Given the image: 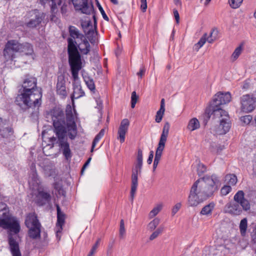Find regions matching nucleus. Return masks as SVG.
<instances>
[{
    "label": "nucleus",
    "instance_id": "f257e3e1",
    "mask_svg": "<svg viewBox=\"0 0 256 256\" xmlns=\"http://www.w3.org/2000/svg\"><path fill=\"white\" fill-rule=\"evenodd\" d=\"M220 184L218 178L215 174L205 176L198 180L192 186L188 198L190 206H196L213 195Z\"/></svg>",
    "mask_w": 256,
    "mask_h": 256
},
{
    "label": "nucleus",
    "instance_id": "f03ea898",
    "mask_svg": "<svg viewBox=\"0 0 256 256\" xmlns=\"http://www.w3.org/2000/svg\"><path fill=\"white\" fill-rule=\"evenodd\" d=\"M48 114L52 118L54 132L56 136V137L50 138L49 141L52 143V146H54L55 142L58 144L66 159L68 160L71 158L72 153L66 136L67 130L64 112L60 108H54Z\"/></svg>",
    "mask_w": 256,
    "mask_h": 256
},
{
    "label": "nucleus",
    "instance_id": "7ed1b4c3",
    "mask_svg": "<svg viewBox=\"0 0 256 256\" xmlns=\"http://www.w3.org/2000/svg\"><path fill=\"white\" fill-rule=\"evenodd\" d=\"M42 92L40 91L36 90L22 91L18 94V98L22 103H18V104L23 110L32 108L37 112L42 104Z\"/></svg>",
    "mask_w": 256,
    "mask_h": 256
},
{
    "label": "nucleus",
    "instance_id": "20e7f679",
    "mask_svg": "<svg viewBox=\"0 0 256 256\" xmlns=\"http://www.w3.org/2000/svg\"><path fill=\"white\" fill-rule=\"evenodd\" d=\"M68 62L71 68L72 75L74 80H76L78 78V72L82 67L81 56L78 52L76 40H74L71 38H68Z\"/></svg>",
    "mask_w": 256,
    "mask_h": 256
},
{
    "label": "nucleus",
    "instance_id": "39448f33",
    "mask_svg": "<svg viewBox=\"0 0 256 256\" xmlns=\"http://www.w3.org/2000/svg\"><path fill=\"white\" fill-rule=\"evenodd\" d=\"M0 226L8 230V239L10 251L16 256V220L12 218L10 212H4L0 218Z\"/></svg>",
    "mask_w": 256,
    "mask_h": 256
},
{
    "label": "nucleus",
    "instance_id": "423d86ee",
    "mask_svg": "<svg viewBox=\"0 0 256 256\" xmlns=\"http://www.w3.org/2000/svg\"><path fill=\"white\" fill-rule=\"evenodd\" d=\"M214 118L219 122L216 132L218 134H224L228 132L231 127V121L228 113L222 108L213 110Z\"/></svg>",
    "mask_w": 256,
    "mask_h": 256
},
{
    "label": "nucleus",
    "instance_id": "0eeeda50",
    "mask_svg": "<svg viewBox=\"0 0 256 256\" xmlns=\"http://www.w3.org/2000/svg\"><path fill=\"white\" fill-rule=\"evenodd\" d=\"M142 165V152L139 150L138 152L137 164L134 168L132 170V186L130 190V196L132 200H133L134 196L137 187H138V174L140 172Z\"/></svg>",
    "mask_w": 256,
    "mask_h": 256
},
{
    "label": "nucleus",
    "instance_id": "6e6552de",
    "mask_svg": "<svg viewBox=\"0 0 256 256\" xmlns=\"http://www.w3.org/2000/svg\"><path fill=\"white\" fill-rule=\"evenodd\" d=\"M66 130L68 131L69 138L74 140L77 134L76 124L72 114V109L70 105L68 104L66 109Z\"/></svg>",
    "mask_w": 256,
    "mask_h": 256
},
{
    "label": "nucleus",
    "instance_id": "1a4fd4ad",
    "mask_svg": "<svg viewBox=\"0 0 256 256\" xmlns=\"http://www.w3.org/2000/svg\"><path fill=\"white\" fill-rule=\"evenodd\" d=\"M44 16L45 15L43 12H40L38 10H34L28 12V18H30V20L24 24L30 28H36L41 24Z\"/></svg>",
    "mask_w": 256,
    "mask_h": 256
},
{
    "label": "nucleus",
    "instance_id": "9d476101",
    "mask_svg": "<svg viewBox=\"0 0 256 256\" xmlns=\"http://www.w3.org/2000/svg\"><path fill=\"white\" fill-rule=\"evenodd\" d=\"M231 98V94L229 92H218L214 97L212 104L210 108V111L213 112L214 109L221 108L220 106L230 102Z\"/></svg>",
    "mask_w": 256,
    "mask_h": 256
},
{
    "label": "nucleus",
    "instance_id": "9b49d317",
    "mask_svg": "<svg viewBox=\"0 0 256 256\" xmlns=\"http://www.w3.org/2000/svg\"><path fill=\"white\" fill-rule=\"evenodd\" d=\"M76 11L86 14H90L94 12V6L88 0H72Z\"/></svg>",
    "mask_w": 256,
    "mask_h": 256
},
{
    "label": "nucleus",
    "instance_id": "f8f14e48",
    "mask_svg": "<svg viewBox=\"0 0 256 256\" xmlns=\"http://www.w3.org/2000/svg\"><path fill=\"white\" fill-rule=\"evenodd\" d=\"M170 124L168 122H166L163 127L162 134L158 142V146L156 148L155 156H162V152L165 147V144L168 134Z\"/></svg>",
    "mask_w": 256,
    "mask_h": 256
},
{
    "label": "nucleus",
    "instance_id": "ddd939ff",
    "mask_svg": "<svg viewBox=\"0 0 256 256\" xmlns=\"http://www.w3.org/2000/svg\"><path fill=\"white\" fill-rule=\"evenodd\" d=\"M240 109L246 113L252 112L256 108L255 102L250 94H244L240 97Z\"/></svg>",
    "mask_w": 256,
    "mask_h": 256
},
{
    "label": "nucleus",
    "instance_id": "4468645a",
    "mask_svg": "<svg viewBox=\"0 0 256 256\" xmlns=\"http://www.w3.org/2000/svg\"><path fill=\"white\" fill-rule=\"evenodd\" d=\"M35 190L38 191V194L36 196V202L38 205L42 206L50 202L51 196L50 194L44 191L42 186Z\"/></svg>",
    "mask_w": 256,
    "mask_h": 256
},
{
    "label": "nucleus",
    "instance_id": "2eb2a0df",
    "mask_svg": "<svg viewBox=\"0 0 256 256\" xmlns=\"http://www.w3.org/2000/svg\"><path fill=\"white\" fill-rule=\"evenodd\" d=\"M234 200L235 202L238 204L243 210L247 211L250 209V204L244 198V193L242 190H238L234 196Z\"/></svg>",
    "mask_w": 256,
    "mask_h": 256
},
{
    "label": "nucleus",
    "instance_id": "dca6fc26",
    "mask_svg": "<svg viewBox=\"0 0 256 256\" xmlns=\"http://www.w3.org/2000/svg\"><path fill=\"white\" fill-rule=\"evenodd\" d=\"M17 52L22 54V56H30L31 59H34L33 48L29 43L19 44L17 42Z\"/></svg>",
    "mask_w": 256,
    "mask_h": 256
},
{
    "label": "nucleus",
    "instance_id": "f3484780",
    "mask_svg": "<svg viewBox=\"0 0 256 256\" xmlns=\"http://www.w3.org/2000/svg\"><path fill=\"white\" fill-rule=\"evenodd\" d=\"M16 53V42L14 40L8 42L4 50V54L6 58L13 60Z\"/></svg>",
    "mask_w": 256,
    "mask_h": 256
},
{
    "label": "nucleus",
    "instance_id": "a211bd4d",
    "mask_svg": "<svg viewBox=\"0 0 256 256\" xmlns=\"http://www.w3.org/2000/svg\"><path fill=\"white\" fill-rule=\"evenodd\" d=\"M32 172L30 174L28 184L30 187L34 190L42 186L40 180L38 178L35 166H32Z\"/></svg>",
    "mask_w": 256,
    "mask_h": 256
},
{
    "label": "nucleus",
    "instance_id": "6ab92c4d",
    "mask_svg": "<svg viewBox=\"0 0 256 256\" xmlns=\"http://www.w3.org/2000/svg\"><path fill=\"white\" fill-rule=\"evenodd\" d=\"M129 126L130 122L128 119L124 118L122 120L118 132V139L120 140V143H123L125 140V136Z\"/></svg>",
    "mask_w": 256,
    "mask_h": 256
},
{
    "label": "nucleus",
    "instance_id": "aec40b11",
    "mask_svg": "<svg viewBox=\"0 0 256 256\" xmlns=\"http://www.w3.org/2000/svg\"><path fill=\"white\" fill-rule=\"evenodd\" d=\"M242 210L240 205L235 202H230L225 206L226 212L234 216L240 214L242 212Z\"/></svg>",
    "mask_w": 256,
    "mask_h": 256
},
{
    "label": "nucleus",
    "instance_id": "412c9836",
    "mask_svg": "<svg viewBox=\"0 0 256 256\" xmlns=\"http://www.w3.org/2000/svg\"><path fill=\"white\" fill-rule=\"evenodd\" d=\"M57 210V222L56 224V236H58V233L61 232L62 226L64 223V214L61 212L60 208L58 204L56 205Z\"/></svg>",
    "mask_w": 256,
    "mask_h": 256
},
{
    "label": "nucleus",
    "instance_id": "4be33fe9",
    "mask_svg": "<svg viewBox=\"0 0 256 256\" xmlns=\"http://www.w3.org/2000/svg\"><path fill=\"white\" fill-rule=\"evenodd\" d=\"M23 88L22 91L24 90H34L36 87V79L33 76H26L22 85Z\"/></svg>",
    "mask_w": 256,
    "mask_h": 256
},
{
    "label": "nucleus",
    "instance_id": "5701e85b",
    "mask_svg": "<svg viewBox=\"0 0 256 256\" xmlns=\"http://www.w3.org/2000/svg\"><path fill=\"white\" fill-rule=\"evenodd\" d=\"M66 82L62 76H58L56 84V92L62 98H65L67 96L66 88Z\"/></svg>",
    "mask_w": 256,
    "mask_h": 256
},
{
    "label": "nucleus",
    "instance_id": "b1692460",
    "mask_svg": "<svg viewBox=\"0 0 256 256\" xmlns=\"http://www.w3.org/2000/svg\"><path fill=\"white\" fill-rule=\"evenodd\" d=\"M25 224L27 228L40 226L36 214L34 212L30 213L26 217Z\"/></svg>",
    "mask_w": 256,
    "mask_h": 256
},
{
    "label": "nucleus",
    "instance_id": "393cba45",
    "mask_svg": "<svg viewBox=\"0 0 256 256\" xmlns=\"http://www.w3.org/2000/svg\"><path fill=\"white\" fill-rule=\"evenodd\" d=\"M92 17L94 23V28H93L88 29V31H86V32L85 33V34L86 35L87 38L88 39L90 43L94 44L96 42L98 32L96 30V21L95 15L94 14Z\"/></svg>",
    "mask_w": 256,
    "mask_h": 256
},
{
    "label": "nucleus",
    "instance_id": "a878e982",
    "mask_svg": "<svg viewBox=\"0 0 256 256\" xmlns=\"http://www.w3.org/2000/svg\"><path fill=\"white\" fill-rule=\"evenodd\" d=\"M73 93L71 96V98L74 102V98H78L84 96V92L82 90L81 86L79 84H74L73 86Z\"/></svg>",
    "mask_w": 256,
    "mask_h": 256
},
{
    "label": "nucleus",
    "instance_id": "bb28decb",
    "mask_svg": "<svg viewBox=\"0 0 256 256\" xmlns=\"http://www.w3.org/2000/svg\"><path fill=\"white\" fill-rule=\"evenodd\" d=\"M41 227L42 226L28 228H29L28 232L29 236L32 239L40 238Z\"/></svg>",
    "mask_w": 256,
    "mask_h": 256
},
{
    "label": "nucleus",
    "instance_id": "cd10ccee",
    "mask_svg": "<svg viewBox=\"0 0 256 256\" xmlns=\"http://www.w3.org/2000/svg\"><path fill=\"white\" fill-rule=\"evenodd\" d=\"M200 128V124L198 120L196 118H192L190 119L188 124L187 129L190 132Z\"/></svg>",
    "mask_w": 256,
    "mask_h": 256
},
{
    "label": "nucleus",
    "instance_id": "c85d7f7f",
    "mask_svg": "<svg viewBox=\"0 0 256 256\" xmlns=\"http://www.w3.org/2000/svg\"><path fill=\"white\" fill-rule=\"evenodd\" d=\"M214 208V204L210 202L205 206L201 210L200 214L204 216H210Z\"/></svg>",
    "mask_w": 256,
    "mask_h": 256
},
{
    "label": "nucleus",
    "instance_id": "c756f323",
    "mask_svg": "<svg viewBox=\"0 0 256 256\" xmlns=\"http://www.w3.org/2000/svg\"><path fill=\"white\" fill-rule=\"evenodd\" d=\"M90 44L86 40H84L78 46L79 50L83 54H87L90 51Z\"/></svg>",
    "mask_w": 256,
    "mask_h": 256
},
{
    "label": "nucleus",
    "instance_id": "7c9ffc66",
    "mask_svg": "<svg viewBox=\"0 0 256 256\" xmlns=\"http://www.w3.org/2000/svg\"><path fill=\"white\" fill-rule=\"evenodd\" d=\"M83 78L88 89L91 92H94L96 90V87L93 79L86 76H84Z\"/></svg>",
    "mask_w": 256,
    "mask_h": 256
},
{
    "label": "nucleus",
    "instance_id": "2f4dec72",
    "mask_svg": "<svg viewBox=\"0 0 256 256\" xmlns=\"http://www.w3.org/2000/svg\"><path fill=\"white\" fill-rule=\"evenodd\" d=\"M68 32L71 38L74 40L76 38H80L82 34H80L78 30L74 26H70L68 28Z\"/></svg>",
    "mask_w": 256,
    "mask_h": 256
},
{
    "label": "nucleus",
    "instance_id": "473e14b6",
    "mask_svg": "<svg viewBox=\"0 0 256 256\" xmlns=\"http://www.w3.org/2000/svg\"><path fill=\"white\" fill-rule=\"evenodd\" d=\"M13 133V130L11 128L4 126L3 128H1V132H0V136L2 138H8V136L12 135Z\"/></svg>",
    "mask_w": 256,
    "mask_h": 256
},
{
    "label": "nucleus",
    "instance_id": "72a5a7b5",
    "mask_svg": "<svg viewBox=\"0 0 256 256\" xmlns=\"http://www.w3.org/2000/svg\"><path fill=\"white\" fill-rule=\"evenodd\" d=\"M104 134V129H102L99 133L95 136L92 144L91 152H92L94 147L99 140L103 137Z\"/></svg>",
    "mask_w": 256,
    "mask_h": 256
},
{
    "label": "nucleus",
    "instance_id": "f704fd0d",
    "mask_svg": "<svg viewBox=\"0 0 256 256\" xmlns=\"http://www.w3.org/2000/svg\"><path fill=\"white\" fill-rule=\"evenodd\" d=\"M160 220L158 218H156L152 220L148 225V230L152 232L158 226L159 224Z\"/></svg>",
    "mask_w": 256,
    "mask_h": 256
},
{
    "label": "nucleus",
    "instance_id": "c9c22d12",
    "mask_svg": "<svg viewBox=\"0 0 256 256\" xmlns=\"http://www.w3.org/2000/svg\"><path fill=\"white\" fill-rule=\"evenodd\" d=\"M162 204H158L154 207L149 213L148 216L150 218H152L157 215L162 209Z\"/></svg>",
    "mask_w": 256,
    "mask_h": 256
},
{
    "label": "nucleus",
    "instance_id": "e433bc0d",
    "mask_svg": "<svg viewBox=\"0 0 256 256\" xmlns=\"http://www.w3.org/2000/svg\"><path fill=\"white\" fill-rule=\"evenodd\" d=\"M226 180L227 182L232 186L235 185L237 182V178L233 174H228L226 176Z\"/></svg>",
    "mask_w": 256,
    "mask_h": 256
},
{
    "label": "nucleus",
    "instance_id": "4c0bfd02",
    "mask_svg": "<svg viewBox=\"0 0 256 256\" xmlns=\"http://www.w3.org/2000/svg\"><path fill=\"white\" fill-rule=\"evenodd\" d=\"M248 224L247 220L246 218H244L241 220L240 224V229L241 234L244 236L247 229Z\"/></svg>",
    "mask_w": 256,
    "mask_h": 256
},
{
    "label": "nucleus",
    "instance_id": "58836bf2",
    "mask_svg": "<svg viewBox=\"0 0 256 256\" xmlns=\"http://www.w3.org/2000/svg\"><path fill=\"white\" fill-rule=\"evenodd\" d=\"M206 42V33H205L200 38V40L195 44V49L198 51Z\"/></svg>",
    "mask_w": 256,
    "mask_h": 256
},
{
    "label": "nucleus",
    "instance_id": "ea45409f",
    "mask_svg": "<svg viewBox=\"0 0 256 256\" xmlns=\"http://www.w3.org/2000/svg\"><path fill=\"white\" fill-rule=\"evenodd\" d=\"M164 230L163 226H160L150 236V240H152L156 238L160 234H161Z\"/></svg>",
    "mask_w": 256,
    "mask_h": 256
},
{
    "label": "nucleus",
    "instance_id": "a19ab883",
    "mask_svg": "<svg viewBox=\"0 0 256 256\" xmlns=\"http://www.w3.org/2000/svg\"><path fill=\"white\" fill-rule=\"evenodd\" d=\"M242 46L241 45L235 49L232 56V58L233 60H236L238 58L242 52Z\"/></svg>",
    "mask_w": 256,
    "mask_h": 256
},
{
    "label": "nucleus",
    "instance_id": "79ce46f5",
    "mask_svg": "<svg viewBox=\"0 0 256 256\" xmlns=\"http://www.w3.org/2000/svg\"><path fill=\"white\" fill-rule=\"evenodd\" d=\"M243 0H228L230 7L232 8H237L240 6Z\"/></svg>",
    "mask_w": 256,
    "mask_h": 256
},
{
    "label": "nucleus",
    "instance_id": "37998d69",
    "mask_svg": "<svg viewBox=\"0 0 256 256\" xmlns=\"http://www.w3.org/2000/svg\"><path fill=\"white\" fill-rule=\"evenodd\" d=\"M164 112L165 110H161L160 108L159 110L156 112L155 119L156 122L159 123L161 122L164 115Z\"/></svg>",
    "mask_w": 256,
    "mask_h": 256
},
{
    "label": "nucleus",
    "instance_id": "c03bdc74",
    "mask_svg": "<svg viewBox=\"0 0 256 256\" xmlns=\"http://www.w3.org/2000/svg\"><path fill=\"white\" fill-rule=\"evenodd\" d=\"M82 26L84 30V34L88 31V29L93 28L92 22L90 20L84 22L82 23Z\"/></svg>",
    "mask_w": 256,
    "mask_h": 256
},
{
    "label": "nucleus",
    "instance_id": "a18cd8bd",
    "mask_svg": "<svg viewBox=\"0 0 256 256\" xmlns=\"http://www.w3.org/2000/svg\"><path fill=\"white\" fill-rule=\"evenodd\" d=\"M126 234V230L124 228V220H121L120 222V227L119 230V234L120 238H124Z\"/></svg>",
    "mask_w": 256,
    "mask_h": 256
},
{
    "label": "nucleus",
    "instance_id": "49530a36",
    "mask_svg": "<svg viewBox=\"0 0 256 256\" xmlns=\"http://www.w3.org/2000/svg\"><path fill=\"white\" fill-rule=\"evenodd\" d=\"M214 32L216 34V32H215L214 30H212L211 31L208 36L206 34V41L208 43L212 44L216 40V36H213Z\"/></svg>",
    "mask_w": 256,
    "mask_h": 256
},
{
    "label": "nucleus",
    "instance_id": "de8ad7c7",
    "mask_svg": "<svg viewBox=\"0 0 256 256\" xmlns=\"http://www.w3.org/2000/svg\"><path fill=\"white\" fill-rule=\"evenodd\" d=\"M206 168L204 164L199 163L198 164L197 172H198V174L199 176L204 174L205 172H206Z\"/></svg>",
    "mask_w": 256,
    "mask_h": 256
},
{
    "label": "nucleus",
    "instance_id": "09e8293b",
    "mask_svg": "<svg viewBox=\"0 0 256 256\" xmlns=\"http://www.w3.org/2000/svg\"><path fill=\"white\" fill-rule=\"evenodd\" d=\"M138 96H136V92H133L131 96V107L134 108L137 102Z\"/></svg>",
    "mask_w": 256,
    "mask_h": 256
},
{
    "label": "nucleus",
    "instance_id": "8fccbe9b",
    "mask_svg": "<svg viewBox=\"0 0 256 256\" xmlns=\"http://www.w3.org/2000/svg\"><path fill=\"white\" fill-rule=\"evenodd\" d=\"M232 190V188L230 186H224L221 190L220 192L222 196L227 195L230 191Z\"/></svg>",
    "mask_w": 256,
    "mask_h": 256
},
{
    "label": "nucleus",
    "instance_id": "3c124183",
    "mask_svg": "<svg viewBox=\"0 0 256 256\" xmlns=\"http://www.w3.org/2000/svg\"><path fill=\"white\" fill-rule=\"evenodd\" d=\"M182 206V204L180 202H178L172 208V216H174L177 212L180 210Z\"/></svg>",
    "mask_w": 256,
    "mask_h": 256
},
{
    "label": "nucleus",
    "instance_id": "603ef678",
    "mask_svg": "<svg viewBox=\"0 0 256 256\" xmlns=\"http://www.w3.org/2000/svg\"><path fill=\"white\" fill-rule=\"evenodd\" d=\"M100 239H98L97 240L96 244L93 246L88 256H92L93 255V254L94 253L100 244Z\"/></svg>",
    "mask_w": 256,
    "mask_h": 256
},
{
    "label": "nucleus",
    "instance_id": "864d4df0",
    "mask_svg": "<svg viewBox=\"0 0 256 256\" xmlns=\"http://www.w3.org/2000/svg\"><path fill=\"white\" fill-rule=\"evenodd\" d=\"M241 120L245 124H248L250 123L252 120V117L250 115L244 116L241 118Z\"/></svg>",
    "mask_w": 256,
    "mask_h": 256
},
{
    "label": "nucleus",
    "instance_id": "5fc2aeb1",
    "mask_svg": "<svg viewBox=\"0 0 256 256\" xmlns=\"http://www.w3.org/2000/svg\"><path fill=\"white\" fill-rule=\"evenodd\" d=\"M161 157L155 156L154 164H153V171H154L160 160Z\"/></svg>",
    "mask_w": 256,
    "mask_h": 256
},
{
    "label": "nucleus",
    "instance_id": "6e6d98bb",
    "mask_svg": "<svg viewBox=\"0 0 256 256\" xmlns=\"http://www.w3.org/2000/svg\"><path fill=\"white\" fill-rule=\"evenodd\" d=\"M98 9H99L100 13L102 14V16L104 19L105 20H106L108 21L109 18H108V16H106V14L105 13L102 8L100 4H98Z\"/></svg>",
    "mask_w": 256,
    "mask_h": 256
},
{
    "label": "nucleus",
    "instance_id": "4d7b16f0",
    "mask_svg": "<svg viewBox=\"0 0 256 256\" xmlns=\"http://www.w3.org/2000/svg\"><path fill=\"white\" fill-rule=\"evenodd\" d=\"M140 8L143 12H145L147 8L146 0H140Z\"/></svg>",
    "mask_w": 256,
    "mask_h": 256
},
{
    "label": "nucleus",
    "instance_id": "13d9d810",
    "mask_svg": "<svg viewBox=\"0 0 256 256\" xmlns=\"http://www.w3.org/2000/svg\"><path fill=\"white\" fill-rule=\"evenodd\" d=\"M6 205L2 202L0 203V212H2V214L4 212H9L6 208Z\"/></svg>",
    "mask_w": 256,
    "mask_h": 256
},
{
    "label": "nucleus",
    "instance_id": "bf43d9fd",
    "mask_svg": "<svg viewBox=\"0 0 256 256\" xmlns=\"http://www.w3.org/2000/svg\"><path fill=\"white\" fill-rule=\"evenodd\" d=\"M54 1V0H40V4L42 5H44L46 3L52 2V8L54 7V6H55L56 5Z\"/></svg>",
    "mask_w": 256,
    "mask_h": 256
},
{
    "label": "nucleus",
    "instance_id": "052dcab7",
    "mask_svg": "<svg viewBox=\"0 0 256 256\" xmlns=\"http://www.w3.org/2000/svg\"><path fill=\"white\" fill-rule=\"evenodd\" d=\"M154 158V152L153 151H150V152L148 158L147 160V162L148 164H151L152 162V160Z\"/></svg>",
    "mask_w": 256,
    "mask_h": 256
},
{
    "label": "nucleus",
    "instance_id": "680f3d73",
    "mask_svg": "<svg viewBox=\"0 0 256 256\" xmlns=\"http://www.w3.org/2000/svg\"><path fill=\"white\" fill-rule=\"evenodd\" d=\"M174 15L176 21V22L178 24L179 22L180 16L178 11L176 9L174 10Z\"/></svg>",
    "mask_w": 256,
    "mask_h": 256
},
{
    "label": "nucleus",
    "instance_id": "e2e57ef3",
    "mask_svg": "<svg viewBox=\"0 0 256 256\" xmlns=\"http://www.w3.org/2000/svg\"><path fill=\"white\" fill-rule=\"evenodd\" d=\"M91 160V158H88V160H87V161L86 162V163L84 164L82 168V171L81 172H83L84 170L88 166V165L89 163L90 162Z\"/></svg>",
    "mask_w": 256,
    "mask_h": 256
},
{
    "label": "nucleus",
    "instance_id": "0e129e2a",
    "mask_svg": "<svg viewBox=\"0 0 256 256\" xmlns=\"http://www.w3.org/2000/svg\"><path fill=\"white\" fill-rule=\"evenodd\" d=\"M160 108L161 110H165V100L164 98L161 100Z\"/></svg>",
    "mask_w": 256,
    "mask_h": 256
},
{
    "label": "nucleus",
    "instance_id": "69168bd1",
    "mask_svg": "<svg viewBox=\"0 0 256 256\" xmlns=\"http://www.w3.org/2000/svg\"><path fill=\"white\" fill-rule=\"evenodd\" d=\"M145 72V69L144 68H141L139 71V72H138V75L140 76V77H142V76L144 74Z\"/></svg>",
    "mask_w": 256,
    "mask_h": 256
},
{
    "label": "nucleus",
    "instance_id": "338daca9",
    "mask_svg": "<svg viewBox=\"0 0 256 256\" xmlns=\"http://www.w3.org/2000/svg\"><path fill=\"white\" fill-rule=\"evenodd\" d=\"M251 97L253 98V100H254V101L256 102V90L253 92Z\"/></svg>",
    "mask_w": 256,
    "mask_h": 256
},
{
    "label": "nucleus",
    "instance_id": "774afa93",
    "mask_svg": "<svg viewBox=\"0 0 256 256\" xmlns=\"http://www.w3.org/2000/svg\"><path fill=\"white\" fill-rule=\"evenodd\" d=\"M252 240L256 244V231L255 234L252 236Z\"/></svg>",
    "mask_w": 256,
    "mask_h": 256
}]
</instances>
